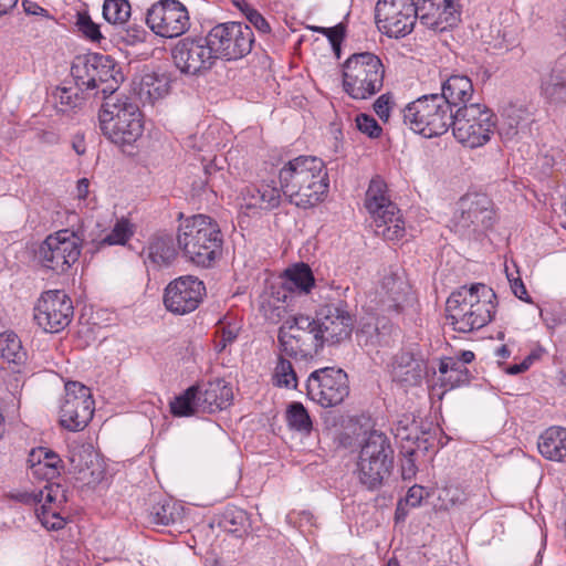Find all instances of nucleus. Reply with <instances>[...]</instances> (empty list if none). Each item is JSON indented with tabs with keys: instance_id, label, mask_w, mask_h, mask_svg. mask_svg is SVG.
<instances>
[{
	"instance_id": "nucleus-1",
	"label": "nucleus",
	"mask_w": 566,
	"mask_h": 566,
	"mask_svg": "<svg viewBox=\"0 0 566 566\" xmlns=\"http://www.w3.org/2000/svg\"><path fill=\"white\" fill-rule=\"evenodd\" d=\"M494 291L483 283L463 285L447 300V319L453 329L470 333L488 325L496 308Z\"/></svg>"
},
{
	"instance_id": "nucleus-2",
	"label": "nucleus",
	"mask_w": 566,
	"mask_h": 566,
	"mask_svg": "<svg viewBox=\"0 0 566 566\" xmlns=\"http://www.w3.org/2000/svg\"><path fill=\"white\" fill-rule=\"evenodd\" d=\"M177 242L189 261L209 268L221 255L223 237L213 219L196 214L180 223Z\"/></svg>"
},
{
	"instance_id": "nucleus-3",
	"label": "nucleus",
	"mask_w": 566,
	"mask_h": 566,
	"mask_svg": "<svg viewBox=\"0 0 566 566\" xmlns=\"http://www.w3.org/2000/svg\"><path fill=\"white\" fill-rule=\"evenodd\" d=\"M103 135L122 147L132 146L143 135L142 112L132 97L123 94L107 96L98 112Z\"/></svg>"
},
{
	"instance_id": "nucleus-4",
	"label": "nucleus",
	"mask_w": 566,
	"mask_h": 566,
	"mask_svg": "<svg viewBox=\"0 0 566 566\" xmlns=\"http://www.w3.org/2000/svg\"><path fill=\"white\" fill-rule=\"evenodd\" d=\"M71 74L75 81L76 88L82 94L94 92L99 93L103 99L117 94L123 74L115 60L101 53H87L78 55L72 63Z\"/></svg>"
},
{
	"instance_id": "nucleus-5",
	"label": "nucleus",
	"mask_w": 566,
	"mask_h": 566,
	"mask_svg": "<svg viewBox=\"0 0 566 566\" xmlns=\"http://www.w3.org/2000/svg\"><path fill=\"white\" fill-rule=\"evenodd\" d=\"M455 109L436 93L423 95L402 111L403 124L427 138L441 136L454 123Z\"/></svg>"
},
{
	"instance_id": "nucleus-6",
	"label": "nucleus",
	"mask_w": 566,
	"mask_h": 566,
	"mask_svg": "<svg viewBox=\"0 0 566 566\" xmlns=\"http://www.w3.org/2000/svg\"><path fill=\"white\" fill-rule=\"evenodd\" d=\"M394 448L389 437L373 430L364 439L357 461L359 482L369 491L380 489L394 468Z\"/></svg>"
},
{
	"instance_id": "nucleus-7",
	"label": "nucleus",
	"mask_w": 566,
	"mask_h": 566,
	"mask_svg": "<svg viewBox=\"0 0 566 566\" xmlns=\"http://www.w3.org/2000/svg\"><path fill=\"white\" fill-rule=\"evenodd\" d=\"M385 66L371 52L352 54L343 64V87L354 99H367L384 85Z\"/></svg>"
},
{
	"instance_id": "nucleus-8",
	"label": "nucleus",
	"mask_w": 566,
	"mask_h": 566,
	"mask_svg": "<svg viewBox=\"0 0 566 566\" xmlns=\"http://www.w3.org/2000/svg\"><path fill=\"white\" fill-rule=\"evenodd\" d=\"M277 342L281 354L295 359H307L325 345L316 321L298 314L287 317L280 326Z\"/></svg>"
},
{
	"instance_id": "nucleus-9",
	"label": "nucleus",
	"mask_w": 566,
	"mask_h": 566,
	"mask_svg": "<svg viewBox=\"0 0 566 566\" xmlns=\"http://www.w3.org/2000/svg\"><path fill=\"white\" fill-rule=\"evenodd\" d=\"M365 207L369 212L374 232L385 240H399L405 235V221L399 208L387 196V186L379 177L370 180L366 191Z\"/></svg>"
},
{
	"instance_id": "nucleus-10",
	"label": "nucleus",
	"mask_w": 566,
	"mask_h": 566,
	"mask_svg": "<svg viewBox=\"0 0 566 566\" xmlns=\"http://www.w3.org/2000/svg\"><path fill=\"white\" fill-rule=\"evenodd\" d=\"M207 40L218 60L237 61L251 52L254 34L249 24L226 22L214 25L207 33Z\"/></svg>"
},
{
	"instance_id": "nucleus-11",
	"label": "nucleus",
	"mask_w": 566,
	"mask_h": 566,
	"mask_svg": "<svg viewBox=\"0 0 566 566\" xmlns=\"http://www.w3.org/2000/svg\"><path fill=\"white\" fill-rule=\"evenodd\" d=\"M83 239L70 229L59 230L43 241L39 249L41 264L62 274L78 260Z\"/></svg>"
},
{
	"instance_id": "nucleus-12",
	"label": "nucleus",
	"mask_w": 566,
	"mask_h": 566,
	"mask_svg": "<svg viewBox=\"0 0 566 566\" xmlns=\"http://www.w3.org/2000/svg\"><path fill=\"white\" fill-rule=\"evenodd\" d=\"M314 319L324 344L338 345L350 338L356 314L346 301L338 298L319 305Z\"/></svg>"
},
{
	"instance_id": "nucleus-13",
	"label": "nucleus",
	"mask_w": 566,
	"mask_h": 566,
	"mask_svg": "<svg viewBox=\"0 0 566 566\" xmlns=\"http://www.w3.org/2000/svg\"><path fill=\"white\" fill-rule=\"evenodd\" d=\"M306 392L311 400L324 408L337 406L349 394L348 376L334 367L314 370L307 378Z\"/></svg>"
},
{
	"instance_id": "nucleus-14",
	"label": "nucleus",
	"mask_w": 566,
	"mask_h": 566,
	"mask_svg": "<svg viewBox=\"0 0 566 566\" xmlns=\"http://www.w3.org/2000/svg\"><path fill=\"white\" fill-rule=\"evenodd\" d=\"M146 24L161 38H178L190 28L187 8L178 0H159L146 13Z\"/></svg>"
},
{
	"instance_id": "nucleus-15",
	"label": "nucleus",
	"mask_w": 566,
	"mask_h": 566,
	"mask_svg": "<svg viewBox=\"0 0 566 566\" xmlns=\"http://www.w3.org/2000/svg\"><path fill=\"white\" fill-rule=\"evenodd\" d=\"M417 3L413 0H378L375 19L378 29L390 38L409 34L418 21Z\"/></svg>"
},
{
	"instance_id": "nucleus-16",
	"label": "nucleus",
	"mask_w": 566,
	"mask_h": 566,
	"mask_svg": "<svg viewBox=\"0 0 566 566\" xmlns=\"http://www.w3.org/2000/svg\"><path fill=\"white\" fill-rule=\"evenodd\" d=\"M65 396L60 408V424L70 431L83 430L94 413L91 390L77 381L65 384Z\"/></svg>"
},
{
	"instance_id": "nucleus-17",
	"label": "nucleus",
	"mask_w": 566,
	"mask_h": 566,
	"mask_svg": "<svg viewBox=\"0 0 566 566\" xmlns=\"http://www.w3.org/2000/svg\"><path fill=\"white\" fill-rule=\"evenodd\" d=\"M176 67L187 75H201L211 70L218 59L207 35L202 38H185L172 49Z\"/></svg>"
},
{
	"instance_id": "nucleus-18",
	"label": "nucleus",
	"mask_w": 566,
	"mask_h": 566,
	"mask_svg": "<svg viewBox=\"0 0 566 566\" xmlns=\"http://www.w3.org/2000/svg\"><path fill=\"white\" fill-rule=\"evenodd\" d=\"M73 304L65 292L50 290L41 294L34 307V321L46 333H59L73 318Z\"/></svg>"
},
{
	"instance_id": "nucleus-19",
	"label": "nucleus",
	"mask_w": 566,
	"mask_h": 566,
	"mask_svg": "<svg viewBox=\"0 0 566 566\" xmlns=\"http://www.w3.org/2000/svg\"><path fill=\"white\" fill-rule=\"evenodd\" d=\"M459 213L454 216V229L460 234L476 232L492 226L491 199L483 193H467L459 201Z\"/></svg>"
},
{
	"instance_id": "nucleus-20",
	"label": "nucleus",
	"mask_w": 566,
	"mask_h": 566,
	"mask_svg": "<svg viewBox=\"0 0 566 566\" xmlns=\"http://www.w3.org/2000/svg\"><path fill=\"white\" fill-rule=\"evenodd\" d=\"M205 294L206 286L198 277L180 276L165 289L164 304L169 312L184 315L195 311L202 302Z\"/></svg>"
},
{
	"instance_id": "nucleus-21",
	"label": "nucleus",
	"mask_w": 566,
	"mask_h": 566,
	"mask_svg": "<svg viewBox=\"0 0 566 566\" xmlns=\"http://www.w3.org/2000/svg\"><path fill=\"white\" fill-rule=\"evenodd\" d=\"M323 176H327V171L321 158L298 156L281 168L279 174L281 190L285 197L297 193L302 185Z\"/></svg>"
},
{
	"instance_id": "nucleus-22",
	"label": "nucleus",
	"mask_w": 566,
	"mask_h": 566,
	"mask_svg": "<svg viewBox=\"0 0 566 566\" xmlns=\"http://www.w3.org/2000/svg\"><path fill=\"white\" fill-rule=\"evenodd\" d=\"M418 21L433 31H446L460 22L461 12L454 0H419Z\"/></svg>"
},
{
	"instance_id": "nucleus-23",
	"label": "nucleus",
	"mask_w": 566,
	"mask_h": 566,
	"mask_svg": "<svg viewBox=\"0 0 566 566\" xmlns=\"http://www.w3.org/2000/svg\"><path fill=\"white\" fill-rule=\"evenodd\" d=\"M388 371L391 380L400 387H416L421 385L427 374V363L412 352L400 350L392 356Z\"/></svg>"
},
{
	"instance_id": "nucleus-24",
	"label": "nucleus",
	"mask_w": 566,
	"mask_h": 566,
	"mask_svg": "<svg viewBox=\"0 0 566 566\" xmlns=\"http://www.w3.org/2000/svg\"><path fill=\"white\" fill-rule=\"evenodd\" d=\"M281 189L269 185H250L240 193V210L248 217L260 214L262 210L275 209L281 203Z\"/></svg>"
},
{
	"instance_id": "nucleus-25",
	"label": "nucleus",
	"mask_w": 566,
	"mask_h": 566,
	"mask_svg": "<svg viewBox=\"0 0 566 566\" xmlns=\"http://www.w3.org/2000/svg\"><path fill=\"white\" fill-rule=\"evenodd\" d=\"M233 398L231 386L223 379H214L198 386L197 405L201 412H214L227 408Z\"/></svg>"
},
{
	"instance_id": "nucleus-26",
	"label": "nucleus",
	"mask_w": 566,
	"mask_h": 566,
	"mask_svg": "<svg viewBox=\"0 0 566 566\" xmlns=\"http://www.w3.org/2000/svg\"><path fill=\"white\" fill-rule=\"evenodd\" d=\"M506 20H492L489 27L482 32L481 40L486 51L495 54L504 53L517 45L516 28L505 23Z\"/></svg>"
},
{
	"instance_id": "nucleus-27",
	"label": "nucleus",
	"mask_w": 566,
	"mask_h": 566,
	"mask_svg": "<svg viewBox=\"0 0 566 566\" xmlns=\"http://www.w3.org/2000/svg\"><path fill=\"white\" fill-rule=\"evenodd\" d=\"M28 463L32 475L45 481L57 478L64 468L60 455L44 447L32 449L28 457Z\"/></svg>"
},
{
	"instance_id": "nucleus-28",
	"label": "nucleus",
	"mask_w": 566,
	"mask_h": 566,
	"mask_svg": "<svg viewBox=\"0 0 566 566\" xmlns=\"http://www.w3.org/2000/svg\"><path fill=\"white\" fill-rule=\"evenodd\" d=\"M473 84L467 75H450L441 83V92L436 93L444 98L453 109L470 104L473 96Z\"/></svg>"
},
{
	"instance_id": "nucleus-29",
	"label": "nucleus",
	"mask_w": 566,
	"mask_h": 566,
	"mask_svg": "<svg viewBox=\"0 0 566 566\" xmlns=\"http://www.w3.org/2000/svg\"><path fill=\"white\" fill-rule=\"evenodd\" d=\"M170 76L166 73H145L134 88L138 98L144 103L153 105L156 101L165 97L170 90Z\"/></svg>"
},
{
	"instance_id": "nucleus-30",
	"label": "nucleus",
	"mask_w": 566,
	"mask_h": 566,
	"mask_svg": "<svg viewBox=\"0 0 566 566\" xmlns=\"http://www.w3.org/2000/svg\"><path fill=\"white\" fill-rule=\"evenodd\" d=\"M407 283L396 273L386 274L380 285V303L388 312L400 313L407 295Z\"/></svg>"
},
{
	"instance_id": "nucleus-31",
	"label": "nucleus",
	"mask_w": 566,
	"mask_h": 566,
	"mask_svg": "<svg viewBox=\"0 0 566 566\" xmlns=\"http://www.w3.org/2000/svg\"><path fill=\"white\" fill-rule=\"evenodd\" d=\"M177 254L175 239L171 234H156L149 240L146 248L145 262L153 264L154 268L168 266Z\"/></svg>"
},
{
	"instance_id": "nucleus-32",
	"label": "nucleus",
	"mask_w": 566,
	"mask_h": 566,
	"mask_svg": "<svg viewBox=\"0 0 566 566\" xmlns=\"http://www.w3.org/2000/svg\"><path fill=\"white\" fill-rule=\"evenodd\" d=\"M392 332V325L385 319L376 322H360L356 331V338L360 346L377 347L389 344V337Z\"/></svg>"
},
{
	"instance_id": "nucleus-33",
	"label": "nucleus",
	"mask_w": 566,
	"mask_h": 566,
	"mask_svg": "<svg viewBox=\"0 0 566 566\" xmlns=\"http://www.w3.org/2000/svg\"><path fill=\"white\" fill-rule=\"evenodd\" d=\"M538 451L541 454L552 461L562 462L566 460V429L562 427H551L539 437Z\"/></svg>"
},
{
	"instance_id": "nucleus-34",
	"label": "nucleus",
	"mask_w": 566,
	"mask_h": 566,
	"mask_svg": "<svg viewBox=\"0 0 566 566\" xmlns=\"http://www.w3.org/2000/svg\"><path fill=\"white\" fill-rule=\"evenodd\" d=\"M541 94L549 103L566 105V67L556 64L548 74L542 77Z\"/></svg>"
},
{
	"instance_id": "nucleus-35",
	"label": "nucleus",
	"mask_w": 566,
	"mask_h": 566,
	"mask_svg": "<svg viewBox=\"0 0 566 566\" xmlns=\"http://www.w3.org/2000/svg\"><path fill=\"white\" fill-rule=\"evenodd\" d=\"M328 176L316 177V179L311 182L302 185L297 193L289 195L287 198L291 203L307 209L323 201L328 191Z\"/></svg>"
},
{
	"instance_id": "nucleus-36",
	"label": "nucleus",
	"mask_w": 566,
	"mask_h": 566,
	"mask_svg": "<svg viewBox=\"0 0 566 566\" xmlns=\"http://www.w3.org/2000/svg\"><path fill=\"white\" fill-rule=\"evenodd\" d=\"M495 120L494 113L480 103H470L455 109L454 122H465L476 125L478 130L481 128H490V130L494 132Z\"/></svg>"
},
{
	"instance_id": "nucleus-37",
	"label": "nucleus",
	"mask_w": 566,
	"mask_h": 566,
	"mask_svg": "<svg viewBox=\"0 0 566 566\" xmlns=\"http://www.w3.org/2000/svg\"><path fill=\"white\" fill-rule=\"evenodd\" d=\"M501 132L507 138L524 133L533 122L532 113L523 105H509L503 113Z\"/></svg>"
},
{
	"instance_id": "nucleus-38",
	"label": "nucleus",
	"mask_w": 566,
	"mask_h": 566,
	"mask_svg": "<svg viewBox=\"0 0 566 566\" xmlns=\"http://www.w3.org/2000/svg\"><path fill=\"white\" fill-rule=\"evenodd\" d=\"M454 138L463 146L478 148L485 145L494 132L490 128H481L478 130L476 125L465 122H454L452 126Z\"/></svg>"
},
{
	"instance_id": "nucleus-39",
	"label": "nucleus",
	"mask_w": 566,
	"mask_h": 566,
	"mask_svg": "<svg viewBox=\"0 0 566 566\" xmlns=\"http://www.w3.org/2000/svg\"><path fill=\"white\" fill-rule=\"evenodd\" d=\"M314 284L313 272L305 263L294 264L285 271L284 286L290 291L296 290L302 294H307Z\"/></svg>"
},
{
	"instance_id": "nucleus-40",
	"label": "nucleus",
	"mask_w": 566,
	"mask_h": 566,
	"mask_svg": "<svg viewBox=\"0 0 566 566\" xmlns=\"http://www.w3.org/2000/svg\"><path fill=\"white\" fill-rule=\"evenodd\" d=\"M407 431L408 429L403 428L402 430H399L397 436L400 437L401 440L416 444V448L412 446L402 444L400 450V453L403 457V459L401 460V476L403 480H411L412 478L416 476L418 470L413 455L417 449L420 448L421 443L426 442V439L420 438L418 434L412 437Z\"/></svg>"
},
{
	"instance_id": "nucleus-41",
	"label": "nucleus",
	"mask_w": 566,
	"mask_h": 566,
	"mask_svg": "<svg viewBox=\"0 0 566 566\" xmlns=\"http://www.w3.org/2000/svg\"><path fill=\"white\" fill-rule=\"evenodd\" d=\"M441 385L450 389L469 384V369L454 358H444L439 364Z\"/></svg>"
},
{
	"instance_id": "nucleus-42",
	"label": "nucleus",
	"mask_w": 566,
	"mask_h": 566,
	"mask_svg": "<svg viewBox=\"0 0 566 566\" xmlns=\"http://www.w3.org/2000/svg\"><path fill=\"white\" fill-rule=\"evenodd\" d=\"M0 356L13 364H22L27 359L21 339L13 331L0 333Z\"/></svg>"
},
{
	"instance_id": "nucleus-43",
	"label": "nucleus",
	"mask_w": 566,
	"mask_h": 566,
	"mask_svg": "<svg viewBox=\"0 0 566 566\" xmlns=\"http://www.w3.org/2000/svg\"><path fill=\"white\" fill-rule=\"evenodd\" d=\"M182 506L171 500H166L153 506L149 522L156 525H170L181 520Z\"/></svg>"
},
{
	"instance_id": "nucleus-44",
	"label": "nucleus",
	"mask_w": 566,
	"mask_h": 566,
	"mask_svg": "<svg viewBox=\"0 0 566 566\" xmlns=\"http://www.w3.org/2000/svg\"><path fill=\"white\" fill-rule=\"evenodd\" d=\"M198 386L189 387L184 394L176 397L170 402V411L177 417H189L196 412H201L197 405Z\"/></svg>"
},
{
	"instance_id": "nucleus-45",
	"label": "nucleus",
	"mask_w": 566,
	"mask_h": 566,
	"mask_svg": "<svg viewBox=\"0 0 566 566\" xmlns=\"http://www.w3.org/2000/svg\"><path fill=\"white\" fill-rule=\"evenodd\" d=\"M69 461L75 472H83L93 465L95 453L90 443H75L69 449Z\"/></svg>"
},
{
	"instance_id": "nucleus-46",
	"label": "nucleus",
	"mask_w": 566,
	"mask_h": 566,
	"mask_svg": "<svg viewBox=\"0 0 566 566\" xmlns=\"http://www.w3.org/2000/svg\"><path fill=\"white\" fill-rule=\"evenodd\" d=\"M286 421L291 429L303 433L312 430V420L305 407L297 401L289 405L286 409Z\"/></svg>"
},
{
	"instance_id": "nucleus-47",
	"label": "nucleus",
	"mask_w": 566,
	"mask_h": 566,
	"mask_svg": "<svg viewBox=\"0 0 566 566\" xmlns=\"http://www.w3.org/2000/svg\"><path fill=\"white\" fill-rule=\"evenodd\" d=\"M132 8L127 0H105L103 17L112 24H125L130 17Z\"/></svg>"
},
{
	"instance_id": "nucleus-48",
	"label": "nucleus",
	"mask_w": 566,
	"mask_h": 566,
	"mask_svg": "<svg viewBox=\"0 0 566 566\" xmlns=\"http://www.w3.org/2000/svg\"><path fill=\"white\" fill-rule=\"evenodd\" d=\"M275 385L279 387L293 388L297 387V377L290 360L283 356L279 358L274 369Z\"/></svg>"
},
{
	"instance_id": "nucleus-49",
	"label": "nucleus",
	"mask_w": 566,
	"mask_h": 566,
	"mask_svg": "<svg viewBox=\"0 0 566 566\" xmlns=\"http://www.w3.org/2000/svg\"><path fill=\"white\" fill-rule=\"evenodd\" d=\"M134 230L132 224L126 219L118 220L112 231L106 234L102 241L101 245H114V244H125L129 238L133 235Z\"/></svg>"
},
{
	"instance_id": "nucleus-50",
	"label": "nucleus",
	"mask_w": 566,
	"mask_h": 566,
	"mask_svg": "<svg viewBox=\"0 0 566 566\" xmlns=\"http://www.w3.org/2000/svg\"><path fill=\"white\" fill-rule=\"evenodd\" d=\"M247 522V514L243 510L231 507L222 514L220 525L229 533H240Z\"/></svg>"
},
{
	"instance_id": "nucleus-51",
	"label": "nucleus",
	"mask_w": 566,
	"mask_h": 566,
	"mask_svg": "<svg viewBox=\"0 0 566 566\" xmlns=\"http://www.w3.org/2000/svg\"><path fill=\"white\" fill-rule=\"evenodd\" d=\"M75 25L86 39L93 42H98L103 39L99 25L92 20L87 11H78L76 13Z\"/></svg>"
},
{
	"instance_id": "nucleus-52",
	"label": "nucleus",
	"mask_w": 566,
	"mask_h": 566,
	"mask_svg": "<svg viewBox=\"0 0 566 566\" xmlns=\"http://www.w3.org/2000/svg\"><path fill=\"white\" fill-rule=\"evenodd\" d=\"M39 502H43L46 506L53 503H65L67 501L66 490L59 483H51L48 481L43 490L38 492Z\"/></svg>"
},
{
	"instance_id": "nucleus-53",
	"label": "nucleus",
	"mask_w": 566,
	"mask_h": 566,
	"mask_svg": "<svg viewBox=\"0 0 566 566\" xmlns=\"http://www.w3.org/2000/svg\"><path fill=\"white\" fill-rule=\"evenodd\" d=\"M36 515L42 525L48 530L59 531L64 527V518L57 511H52L51 506H46V504H42L41 507L36 510Z\"/></svg>"
},
{
	"instance_id": "nucleus-54",
	"label": "nucleus",
	"mask_w": 566,
	"mask_h": 566,
	"mask_svg": "<svg viewBox=\"0 0 566 566\" xmlns=\"http://www.w3.org/2000/svg\"><path fill=\"white\" fill-rule=\"evenodd\" d=\"M439 499L444 503L446 507H454L464 504L469 496L458 486H448L441 491Z\"/></svg>"
},
{
	"instance_id": "nucleus-55",
	"label": "nucleus",
	"mask_w": 566,
	"mask_h": 566,
	"mask_svg": "<svg viewBox=\"0 0 566 566\" xmlns=\"http://www.w3.org/2000/svg\"><path fill=\"white\" fill-rule=\"evenodd\" d=\"M355 122L357 129L368 137L377 138L381 135L382 128L371 115L359 114Z\"/></svg>"
},
{
	"instance_id": "nucleus-56",
	"label": "nucleus",
	"mask_w": 566,
	"mask_h": 566,
	"mask_svg": "<svg viewBox=\"0 0 566 566\" xmlns=\"http://www.w3.org/2000/svg\"><path fill=\"white\" fill-rule=\"evenodd\" d=\"M238 338V329L234 326H221L216 332L214 349L217 353L223 352L228 345Z\"/></svg>"
},
{
	"instance_id": "nucleus-57",
	"label": "nucleus",
	"mask_w": 566,
	"mask_h": 566,
	"mask_svg": "<svg viewBox=\"0 0 566 566\" xmlns=\"http://www.w3.org/2000/svg\"><path fill=\"white\" fill-rule=\"evenodd\" d=\"M57 97L60 101V104L62 106L69 107V108H75L78 107L85 97L83 95L78 94V90L73 91V88L70 87H62L57 90Z\"/></svg>"
},
{
	"instance_id": "nucleus-58",
	"label": "nucleus",
	"mask_w": 566,
	"mask_h": 566,
	"mask_svg": "<svg viewBox=\"0 0 566 566\" xmlns=\"http://www.w3.org/2000/svg\"><path fill=\"white\" fill-rule=\"evenodd\" d=\"M394 105L392 96L389 93L380 95L374 103V111L381 120L387 122L390 109Z\"/></svg>"
},
{
	"instance_id": "nucleus-59",
	"label": "nucleus",
	"mask_w": 566,
	"mask_h": 566,
	"mask_svg": "<svg viewBox=\"0 0 566 566\" xmlns=\"http://www.w3.org/2000/svg\"><path fill=\"white\" fill-rule=\"evenodd\" d=\"M245 19L252 24L260 33L268 34L271 32V27L265 18L254 8L249 10Z\"/></svg>"
},
{
	"instance_id": "nucleus-60",
	"label": "nucleus",
	"mask_w": 566,
	"mask_h": 566,
	"mask_svg": "<svg viewBox=\"0 0 566 566\" xmlns=\"http://www.w3.org/2000/svg\"><path fill=\"white\" fill-rule=\"evenodd\" d=\"M426 494V490L421 485H413L409 488L407 495L403 500L405 504L411 507H417L421 504Z\"/></svg>"
},
{
	"instance_id": "nucleus-61",
	"label": "nucleus",
	"mask_w": 566,
	"mask_h": 566,
	"mask_svg": "<svg viewBox=\"0 0 566 566\" xmlns=\"http://www.w3.org/2000/svg\"><path fill=\"white\" fill-rule=\"evenodd\" d=\"M345 27L342 23L328 28V33L326 34V38L329 40L333 49L336 52L339 50L340 43L345 36Z\"/></svg>"
},
{
	"instance_id": "nucleus-62",
	"label": "nucleus",
	"mask_w": 566,
	"mask_h": 566,
	"mask_svg": "<svg viewBox=\"0 0 566 566\" xmlns=\"http://www.w3.org/2000/svg\"><path fill=\"white\" fill-rule=\"evenodd\" d=\"M128 43L142 42L146 39L147 32L143 25L132 24L126 29Z\"/></svg>"
},
{
	"instance_id": "nucleus-63",
	"label": "nucleus",
	"mask_w": 566,
	"mask_h": 566,
	"mask_svg": "<svg viewBox=\"0 0 566 566\" xmlns=\"http://www.w3.org/2000/svg\"><path fill=\"white\" fill-rule=\"evenodd\" d=\"M507 279L511 283V289L514 295L522 301L530 302L528 294L523 281L520 277L511 279L510 274H507Z\"/></svg>"
},
{
	"instance_id": "nucleus-64",
	"label": "nucleus",
	"mask_w": 566,
	"mask_h": 566,
	"mask_svg": "<svg viewBox=\"0 0 566 566\" xmlns=\"http://www.w3.org/2000/svg\"><path fill=\"white\" fill-rule=\"evenodd\" d=\"M23 7H24V11L28 13V14H46L48 11L40 7L38 3L35 2H31V1H24L23 2Z\"/></svg>"
}]
</instances>
